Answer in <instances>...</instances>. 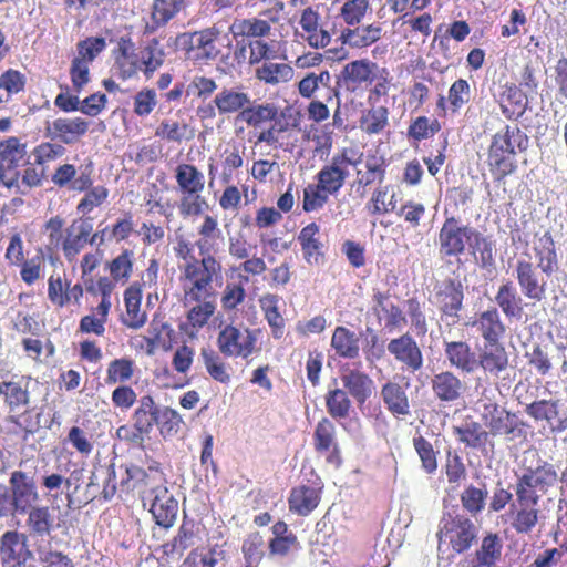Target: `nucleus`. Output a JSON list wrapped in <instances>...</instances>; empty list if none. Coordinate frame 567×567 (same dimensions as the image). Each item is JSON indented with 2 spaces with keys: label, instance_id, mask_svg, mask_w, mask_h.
<instances>
[{
  "label": "nucleus",
  "instance_id": "51",
  "mask_svg": "<svg viewBox=\"0 0 567 567\" xmlns=\"http://www.w3.org/2000/svg\"><path fill=\"white\" fill-rule=\"evenodd\" d=\"M229 30L235 39L239 37L247 38L248 43L250 40H265L264 38L271 32V25L269 21H264L260 18H246L236 19Z\"/></svg>",
  "mask_w": 567,
  "mask_h": 567
},
{
  "label": "nucleus",
  "instance_id": "8",
  "mask_svg": "<svg viewBox=\"0 0 567 567\" xmlns=\"http://www.w3.org/2000/svg\"><path fill=\"white\" fill-rule=\"evenodd\" d=\"M540 495L515 485V499L507 513L509 525L517 535H529L544 518Z\"/></svg>",
  "mask_w": 567,
  "mask_h": 567
},
{
  "label": "nucleus",
  "instance_id": "41",
  "mask_svg": "<svg viewBox=\"0 0 567 567\" xmlns=\"http://www.w3.org/2000/svg\"><path fill=\"white\" fill-rule=\"evenodd\" d=\"M497 102L506 118H517L526 110L527 94L517 84L507 82L501 87Z\"/></svg>",
  "mask_w": 567,
  "mask_h": 567
},
{
  "label": "nucleus",
  "instance_id": "17",
  "mask_svg": "<svg viewBox=\"0 0 567 567\" xmlns=\"http://www.w3.org/2000/svg\"><path fill=\"white\" fill-rule=\"evenodd\" d=\"M529 259H518L515 264V278L522 293L528 300L542 301L546 298L548 282L546 276Z\"/></svg>",
  "mask_w": 567,
  "mask_h": 567
},
{
  "label": "nucleus",
  "instance_id": "64",
  "mask_svg": "<svg viewBox=\"0 0 567 567\" xmlns=\"http://www.w3.org/2000/svg\"><path fill=\"white\" fill-rule=\"evenodd\" d=\"M371 10V0H344L339 8V18L347 27H354L360 24Z\"/></svg>",
  "mask_w": 567,
  "mask_h": 567
},
{
  "label": "nucleus",
  "instance_id": "42",
  "mask_svg": "<svg viewBox=\"0 0 567 567\" xmlns=\"http://www.w3.org/2000/svg\"><path fill=\"white\" fill-rule=\"evenodd\" d=\"M494 300L506 318H522L524 313V301L512 280H506L501 284Z\"/></svg>",
  "mask_w": 567,
  "mask_h": 567
},
{
  "label": "nucleus",
  "instance_id": "39",
  "mask_svg": "<svg viewBox=\"0 0 567 567\" xmlns=\"http://www.w3.org/2000/svg\"><path fill=\"white\" fill-rule=\"evenodd\" d=\"M193 0H153L151 7V22L147 23L146 30L154 32L165 27L178 13L185 11Z\"/></svg>",
  "mask_w": 567,
  "mask_h": 567
},
{
  "label": "nucleus",
  "instance_id": "36",
  "mask_svg": "<svg viewBox=\"0 0 567 567\" xmlns=\"http://www.w3.org/2000/svg\"><path fill=\"white\" fill-rule=\"evenodd\" d=\"M303 259L309 265H319L324 259V244L320 239V226L310 223L301 228L297 236Z\"/></svg>",
  "mask_w": 567,
  "mask_h": 567
},
{
  "label": "nucleus",
  "instance_id": "53",
  "mask_svg": "<svg viewBox=\"0 0 567 567\" xmlns=\"http://www.w3.org/2000/svg\"><path fill=\"white\" fill-rule=\"evenodd\" d=\"M331 347L340 358L355 359L359 357V338L354 331L338 326L331 337Z\"/></svg>",
  "mask_w": 567,
  "mask_h": 567
},
{
  "label": "nucleus",
  "instance_id": "54",
  "mask_svg": "<svg viewBox=\"0 0 567 567\" xmlns=\"http://www.w3.org/2000/svg\"><path fill=\"white\" fill-rule=\"evenodd\" d=\"M220 354L210 348H203L200 350L203 364L208 375L216 382L228 384L231 381V368Z\"/></svg>",
  "mask_w": 567,
  "mask_h": 567
},
{
  "label": "nucleus",
  "instance_id": "11",
  "mask_svg": "<svg viewBox=\"0 0 567 567\" xmlns=\"http://www.w3.org/2000/svg\"><path fill=\"white\" fill-rule=\"evenodd\" d=\"M482 421L488 429V435H504L508 441H513L526 434L527 424L515 413L501 408L495 402L484 404Z\"/></svg>",
  "mask_w": 567,
  "mask_h": 567
},
{
  "label": "nucleus",
  "instance_id": "21",
  "mask_svg": "<svg viewBox=\"0 0 567 567\" xmlns=\"http://www.w3.org/2000/svg\"><path fill=\"white\" fill-rule=\"evenodd\" d=\"M299 25L301 37L312 49H324L331 43L332 35L323 27L319 6H308L300 11Z\"/></svg>",
  "mask_w": 567,
  "mask_h": 567
},
{
  "label": "nucleus",
  "instance_id": "6",
  "mask_svg": "<svg viewBox=\"0 0 567 567\" xmlns=\"http://www.w3.org/2000/svg\"><path fill=\"white\" fill-rule=\"evenodd\" d=\"M175 181L182 194L177 205L179 215L184 218L200 215L206 204L200 196L205 188L204 174L193 164L181 163L175 168Z\"/></svg>",
  "mask_w": 567,
  "mask_h": 567
},
{
  "label": "nucleus",
  "instance_id": "55",
  "mask_svg": "<svg viewBox=\"0 0 567 567\" xmlns=\"http://www.w3.org/2000/svg\"><path fill=\"white\" fill-rule=\"evenodd\" d=\"M279 297L272 293H266L259 299L264 317L268 322L271 334L279 340L285 334V319L278 309Z\"/></svg>",
  "mask_w": 567,
  "mask_h": 567
},
{
  "label": "nucleus",
  "instance_id": "7",
  "mask_svg": "<svg viewBox=\"0 0 567 567\" xmlns=\"http://www.w3.org/2000/svg\"><path fill=\"white\" fill-rule=\"evenodd\" d=\"M216 281H210L209 287L202 295L193 293V291L181 287L183 291L182 302L184 307H188L186 319L179 324L182 333L190 339L198 336L199 331L208 323L216 310Z\"/></svg>",
  "mask_w": 567,
  "mask_h": 567
},
{
  "label": "nucleus",
  "instance_id": "52",
  "mask_svg": "<svg viewBox=\"0 0 567 567\" xmlns=\"http://www.w3.org/2000/svg\"><path fill=\"white\" fill-rule=\"evenodd\" d=\"M199 238L195 245L200 255H212L215 250V245L218 240L223 239V233L218 226V220L215 216L206 214L203 217L202 224L197 228Z\"/></svg>",
  "mask_w": 567,
  "mask_h": 567
},
{
  "label": "nucleus",
  "instance_id": "62",
  "mask_svg": "<svg viewBox=\"0 0 567 567\" xmlns=\"http://www.w3.org/2000/svg\"><path fill=\"white\" fill-rule=\"evenodd\" d=\"M327 412L333 420L347 419L352 408L348 393L339 388L328 390L324 395Z\"/></svg>",
  "mask_w": 567,
  "mask_h": 567
},
{
  "label": "nucleus",
  "instance_id": "14",
  "mask_svg": "<svg viewBox=\"0 0 567 567\" xmlns=\"http://www.w3.org/2000/svg\"><path fill=\"white\" fill-rule=\"evenodd\" d=\"M29 381V377L13 375L0 382V396L10 413L9 421L16 425H21L20 417L28 412L31 402Z\"/></svg>",
  "mask_w": 567,
  "mask_h": 567
},
{
  "label": "nucleus",
  "instance_id": "23",
  "mask_svg": "<svg viewBox=\"0 0 567 567\" xmlns=\"http://www.w3.org/2000/svg\"><path fill=\"white\" fill-rule=\"evenodd\" d=\"M431 390L437 401L453 404L464 400L467 385L453 371L445 370L432 377Z\"/></svg>",
  "mask_w": 567,
  "mask_h": 567
},
{
  "label": "nucleus",
  "instance_id": "34",
  "mask_svg": "<svg viewBox=\"0 0 567 567\" xmlns=\"http://www.w3.org/2000/svg\"><path fill=\"white\" fill-rule=\"evenodd\" d=\"M537 266L543 275L551 277L559 269V256L556 241L550 230L536 238L533 247Z\"/></svg>",
  "mask_w": 567,
  "mask_h": 567
},
{
  "label": "nucleus",
  "instance_id": "15",
  "mask_svg": "<svg viewBox=\"0 0 567 567\" xmlns=\"http://www.w3.org/2000/svg\"><path fill=\"white\" fill-rule=\"evenodd\" d=\"M476 548L461 559L458 567H496L502 560L504 540L497 532H485Z\"/></svg>",
  "mask_w": 567,
  "mask_h": 567
},
{
  "label": "nucleus",
  "instance_id": "24",
  "mask_svg": "<svg viewBox=\"0 0 567 567\" xmlns=\"http://www.w3.org/2000/svg\"><path fill=\"white\" fill-rule=\"evenodd\" d=\"M90 123L83 117H59L45 125V136L58 140L62 145H72L89 132Z\"/></svg>",
  "mask_w": 567,
  "mask_h": 567
},
{
  "label": "nucleus",
  "instance_id": "58",
  "mask_svg": "<svg viewBox=\"0 0 567 567\" xmlns=\"http://www.w3.org/2000/svg\"><path fill=\"white\" fill-rule=\"evenodd\" d=\"M412 444L421 462V468L425 474L433 475L439 467L440 451L422 434H415Z\"/></svg>",
  "mask_w": 567,
  "mask_h": 567
},
{
  "label": "nucleus",
  "instance_id": "35",
  "mask_svg": "<svg viewBox=\"0 0 567 567\" xmlns=\"http://www.w3.org/2000/svg\"><path fill=\"white\" fill-rule=\"evenodd\" d=\"M92 229V225L82 219L73 220L65 229V237L60 249L68 262L76 260L79 254L89 244L87 240Z\"/></svg>",
  "mask_w": 567,
  "mask_h": 567
},
{
  "label": "nucleus",
  "instance_id": "26",
  "mask_svg": "<svg viewBox=\"0 0 567 567\" xmlns=\"http://www.w3.org/2000/svg\"><path fill=\"white\" fill-rule=\"evenodd\" d=\"M388 351L411 372H416L423 367L422 350L409 332L391 339L388 343Z\"/></svg>",
  "mask_w": 567,
  "mask_h": 567
},
{
  "label": "nucleus",
  "instance_id": "43",
  "mask_svg": "<svg viewBox=\"0 0 567 567\" xmlns=\"http://www.w3.org/2000/svg\"><path fill=\"white\" fill-rule=\"evenodd\" d=\"M118 54L115 58V66L118 78L128 80L135 76L142 69L140 53L135 52V44L130 38H121L117 43Z\"/></svg>",
  "mask_w": 567,
  "mask_h": 567
},
{
  "label": "nucleus",
  "instance_id": "56",
  "mask_svg": "<svg viewBox=\"0 0 567 567\" xmlns=\"http://www.w3.org/2000/svg\"><path fill=\"white\" fill-rule=\"evenodd\" d=\"M348 175V169H342L330 162L317 173L316 181L329 195L334 196L343 187Z\"/></svg>",
  "mask_w": 567,
  "mask_h": 567
},
{
  "label": "nucleus",
  "instance_id": "5",
  "mask_svg": "<svg viewBox=\"0 0 567 567\" xmlns=\"http://www.w3.org/2000/svg\"><path fill=\"white\" fill-rule=\"evenodd\" d=\"M478 533V526L465 514L445 512L437 526V548L446 546L454 555L466 554L477 543Z\"/></svg>",
  "mask_w": 567,
  "mask_h": 567
},
{
  "label": "nucleus",
  "instance_id": "9",
  "mask_svg": "<svg viewBox=\"0 0 567 567\" xmlns=\"http://www.w3.org/2000/svg\"><path fill=\"white\" fill-rule=\"evenodd\" d=\"M260 329L239 328L233 323L226 324L217 336L219 353L228 358L248 359L260 351L257 346Z\"/></svg>",
  "mask_w": 567,
  "mask_h": 567
},
{
  "label": "nucleus",
  "instance_id": "4",
  "mask_svg": "<svg viewBox=\"0 0 567 567\" xmlns=\"http://www.w3.org/2000/svg\"><path fill=\"white\" fill-rule=\"evenodd\" d=\"M516 146L520 151H525L528 146V137L516 125H505L493 135L486 164L495 183L504 182L516 171Z\"/></svg>",
  "mask_w": 567,
  "mask_h": 567
},
{
  "label": "nucleus",
  "instance_id": "44",
  "mask_svg": "<svg viewBox=\"0 0 567 567\" xmlns=\"http://www.w3.org/2000/svg\"><path fill=\"white\" fill-rule=\"evenodd\" d=\"M135 265V252L130 248H124L118 255L113 257L105 264V269L109 271V279L112 280V292L115 290L116 285H125L130 281Z\"/></svg>",
  "mask_w": 567,
  "mask_h": 567
},
{
  "label": "nucleus",
  "instance_id": "27",
  "mask_svg": "<svg viewBox=\"0 0 567 567\" xmlns=\"http://www.w3.org/2000/svg\"><path fill=\"white\" fill-rule=\"evenodd\" d=\"M560 400H537L526 405L525 412L536 422H546L553 433L567 430V413H560Z\"/></svg>",
  "mask_w": 567,
  "mask_h": 567
},
{
  "label": "nucleus",
  "instance_id": "20",
  "mask_svg": "<svg viewBox=\"0 0 567 567\" xmlns=\"http://www.w3.org/2000/svg\"><path fill=\"white\" fill-rule=\"evenodd\" d=\"M388 164L383 156L369 154L364 162L363 168H355V178L351 184V188L360 197H365L368 188L378 184L381 186L386 176Z\"/></svg>",
  "mask_w": 567,
  "mask_h": 567
},
{
  "label": "nucleus",
  "instance_id": "37",
  "mask_svg": "<svg viewBox=\"0 0 567 567\" xmlns=\"http://www.w3.org/2000/svg\"><path fill=\"white\" fill-rule=\"evenodd\" d=\"M444 354L450 365L463 373L471 374L477 370V352L466 341H445Z\"/></svg>",
  "mask_w": 567,
  "mask_h": 567
},
{
  "label": "nucleus",
  "instance_id": "13",
  "mask_svg": "<svg viewBox=\"0 0 567 567\" xmlns=\"http://www.w3.org/2000/svg\"><path fill=\"white\" fill-rule=\"evenodd\" d=\"M472 226L463 225L454 216L446 217L437 236L439 254L441 259L450 261L460 258L470 244Z\"/></svg>",
  "mask_w": 567,
  "mask_h": 567
},
{
  "label": "nucleus",
  "instance_id": "16",
  "mask_svg": "<svg viewBox=\"0 0 567 567\" xmlns=\"http://www.w3.org/2000/svg\"><path fill=\"white\" fill-rule=\"evenodd\" d=\"M315 452L324 457L328 465L334 468L341 467L343 463L341 446L337 436L336 424L329 417H322L315 426L312 434Z\"/></svg>",
  "mask_w": 567,
  "mask_h": 567
},
{
  "label": "nucleus",
  "instance_id": "12",
  "mask_svg": "<svg viewBox=\"0 0 567 567\" xmlns=\"http://www.w3.org/2000/svg\"><path fill=\"white\" fill-rule=\"evenodd\" d=\"M464 286L457 278H445L434 286L431 302L437 308L441 319L458 322L464 308Z\"/></svg>",
  "mask_w": 567,
  "mask_h": 567
},
{
  "label": "nucleus",
  "instance_id": "63",
  "mask_svg": "<svg viewBox=\"0 0 567 567\" xmlns=\"http://www.w3.org/2000/svg\"><path fill=\"white\" fill-rule=\"evenodd\" d=\"M370 106L367 113L360 118V127L368 135H377L383 132L389 125L390 112L386 106H375V104Z\"/></svg>",
  "mask_w": 567,
  "mask_h": 567
},
{
  "label": "nucleus",
  "instance_id": "2",
  "mask_svg": "<svg viewBox=\"0 0 567 567\" xmlns=\"http://www.w3.org/2000/svg\"><path fill=\"white\" fill-rule=\"evenodd\" d=\"M248 50V64L255 66V78L270 86L286 84L295 76L293 68L284 62H275L277 59H286V50L276 40H250L235 51V56H246Z\"/></svg>",
  "mask_w": 567,
  "mask_h": 567
},
{
  "label": "nucleus",
  "instance_id": "50",
  "mask_svg": "<svg viewBox=\"0 0 567 567\" xmlns=\"http://www.w3.org/2000/svg\"><path fill=\"white\" fill-rule=\"evenodd\" d=\"M341 381L344 389H347L359 403H364L372 393V379L365 372L358 369H351L342 373Z\"/></svg>",
  "mask_w": 567,
  "mask_h": 567
},
{
  "label": "nucleus",
  "instance_id": "40",
  "mask_svg": "<svg viewBox=\"0 0 567 567\" xmlns=\"http://www.w3.org/2000/svg\"><path fill=\"white\" fill-rule=\"evenodd\" d=\"M142 285L138 281L131 284L123 293L125 315L122 317L124 326L131 329H138L146 322L147 316L141 310Z\"/></svg>",
  "mask_w": 567,
  "mask_h": 567
},
{
  "label": "nucleus",
  "instance_id": "38",
  "mask_svg": "<svg viewBox=\"0 0 567 567\" xmlns=\"http://www.w3.org/2000/svg\"><path fill=\"white\" fill-rule=\"evenodd\" d=\"M101 301L93 308L92 313L81 318L79 323V332L84 334L104 336L106 331V322L112 308V293H99Z\"/></svg>",
  "mask_w": 567,
  "mask_h": 567
},
{
  "label": "nucleus",
  "instance_id": "25",
  "mask_svg": "<svg viewBox=\"0 0 567 567\" xmlns=\"http://www.w3.org/2000/svg\"><path fill=\"white\" fill-rule=\"evenodd\" d=\"M51 182L59 188L83 193L93 185V164L90 162L79 175L75 165L70 163L59 165L51 175Z\"/></svg>",
  "mask_w": 567,
  "mask_h": 567
},
{
  "label": "nucleus",
  "instance_id": "30",
  "mask_svg": "<svg viewBox=\"0 0 567 567\" xmlns=\"http://www.w3.org/2000/svg\"><path fill=\"white\" fill-rule=\"evenodd\" d=\"M299 130L296 125L282 120H275L271 126L264 130L257 137V143H266L285 152H292L298 143Z\"/></svg>",
  "mask_w": 567,
  "mask_h": 567
},
{
  "label": "nucleus",
  "instance_id": "45",
  "mask_svg": "<svg viewBox=\"0 0 567 567\" xmlns=\"http://www.w3.org/2000/svg\"><path fill=\"white\" fill-rule=\"evenodd\" d=\"M381 398L388 411L394 416L410 414V401L405 388L398 382L388 381L381 388Z\"/></svg>",
  "mask_w": 567,
  "mask_h": 567
},
{
  "label": "nucleus",
  "instance_id": "57",
  "mask_svg": "<svg viewBox=\"0 0 567 567\" xmlns=\"http://www.w3.org/2000/svg\"><path fill=\"white\" fill-rule=\"evenodd\" d=\"M468 247L482 267L492 266L495 259V241L476 228H472Z\"/></svg>",
  "mask_w": 567,
  "mask_h": 567
},
{
  "label": "nucleus",
  "instance_id": "47",
  "mask_svg": "<svg viewBox=\"0 0 567 567\" xmlns=\"http://www.w3.org/2000/svg\"><path fill=\"white\" fill-rule=\"evenodd\" d=\"M214 102L219 115H230L243 112L250 104V97L240 89L223 87L215 96Z\"/></svg>",
  "mask_w": 567,
  "mask_h": 567
},
{
  "label": "nucleus",
  "instance_id": "32",
  "mask_svg": "<svg viewBox=\"0 0 567 567\" xmlns=\"http://www.w3.org/2000/svg\"><path fill=\"white\" fill-rule=\"evenodd\" d=\"M99 254L86 252L80 262L81 281L84 282L85 291L97 297L99 293H112V280L107 276H95L93 272L100 266Z\"/></svg>",
  "mask_w": 567,
  "mask_h": 567
},
{
  "label": "nucleus",
  "instance_id": "48",
  "mask_svg": "<svg viewBox=\"0 0 567 567\" xmlns=\"http://www.w3.org/2000/svg\"><path fill=\"white\" fill-rule=\"evenodd\" d=\"M158 405L151 395H144L132 415L133 424L140 433L150 439L157 422Z\"/></svg>",
  "mask_w": 567,
  "mask_h": 567
},
{
  "label": "nucleus",
  "instance_id": "46",
  "mask_svg": "<svg viewBox=\"0 0 567 567\" xmlns=\"http://www.w3.org/2000/svg\"><path fill=\"white\" fill-rule=\"evenodd\" d=\"M178 511V502L164 488L159 491L151 506V513L157 525L169 528L174 525Z\"/></svg>",
  "mask_w": 567,
  "mask_h": 567
},
{
  "label": "nucleus",
  "instance_id": "28",
  "mask_svg": "<svg viewBox=\"0 0 567 567\" xmlns=\"http://www.w3.org/2000/svg\"><path fill=\"white\" fill-rule=\"evenodd\" d=\"M468 324L482 337L484 343H499L507 332V327L496 307H489L476 313Z\"/></svg>",
  "mask_w": 567,
  "mask_h": 567
},
{
  "label": "nucleus",
  "instance_id": "18",
  "mask_svg": "<svg viewBox=\"0 0 567 567\" xmlns=\"http://www.w3.org/2000/svg\"><path fill=\"white\" fill-rule=\"evenodd\" d=\"M322 492L323 482L318 475L307 484L292 487L288 497L289 511L298 516H308L320 504Z\"/></svg>",
  "mask_w": 567,
  "mask_h": 567
},
{
  "label": "nucleus",
  "instance_id": "31",
  "mask_svg": "<svg viewBox=\"0 0 567 567\" xmlns=\"http://www.w3.org/2000/svg\"><path fill=\"white\" fill-rule=\"evenodd\" d=\"M12 505L20 514H24L39 498L32 477L22 471H13L10 476Z\"/></svg>",
  "mask_w": 567,
  "mask_h": 567
},
{
  "label": "nucleus",
  "instance_id": "22",
  "mask_svg": "<svg viewBox=\"0 0 567 567\" xmlns=\"http://www.w3.org/2000/svg\"><path fill=\"white\" fill-rule=\"evenodd\" d=\"M477 369H481L486 378L498 379L511 368L509 352L499 343H484L477 351Z\"/></svg>",
  "mask_w": 567,
  "mask_h": 567
},
{
  "label": "nucleus",
  "instance_id": "49",
  "mask_svg": "<svg viewBox=\"0 0 567 567\" xmlns=\"http://www.w3.org/2000/svg\"><path fill=\"white\" fill-rule=\"evenodd\" d=\"M155 137L167 143L182 144L194 137L193 127L184 122L172 118H164L158 123L154 132Z\"/></svg>",
  "mask_w": 567,
  "mask_h": 567
},
{
  "label": "nucleus",
  "instance_id": "10",
  "mask_svg": "<svg viewBox=\"0 0 567 567\" xmlns=\"http://www.w3.org/2000/svg\"><path fill=\"white\" fill-rule=\"evenodd\" d=\"M220 31L216 27L195 32H185L176 38V44L185 51L188 60L203 64L215 60L220 54L217 47Z\"/></svg>",
  "mask_w": 567,
  "mask_h": 567
},
{
  "label": "nucleus",
  "instance_id": "19",
  "mask_svg": "<svg viewBox=\"0 0 567 567\" xmlns=\"http://www.w3.org/2000/svg\"><path fill=\"white\" fill-rule=\"evenodd\" d=\"M558 482V472L553 463L539 461L536 467H528L518 476L516 486L532 493L545 495Z\"/></svg>",
  "mask_w": 567,
  "mask_h": 567
},
{
  "label": "nucleus",
  "instance_id": "60",
  "mask_svg": "<svg viewBox=\"0 0 567 567\" xmlns=\"http://www.w3.org/2000/svg\"><path fill=\"white\" fill-rule=\"evenodd\" d=\"M27 526L31 534L43 537L54 528V518L49 506H35L28 509Z\"/></svg>",
  "mask_w": 567,
  "mask_h": 567
},
{
  "label": "nucleus",
  "instance_id": "59",
  "mask_svg": "<svg viewBox=\"0 0 567 567\" xmlns=\"http://www.w3.org/2000/svg\"><path fill=\"white\" fill-rule=\"evenodd\" d=\"M453 434L466 447L484 449L488 440V432L478 422L472 421L461 426H453Z\"/></svg>",
  "mask_w": 567,
  "mask_h": 567
},
{
  "label": "nucleus",
  "instance_id": "1",
  "mask_svg": "<svg viewBox=\"0 0 567 567\" xmlns=\"http://www.w3.org/2000/svg\"><path fill=\"white\" fill-rule=\"evenodd\" d=\"M392 80L388 68L379 66L368 58L352 60L346 63L336 76L334 86L326 101L330 102L333 97L339 100L340 95L354 100L368 92V104L374 105L389 96L393 86Z\"/></svg>",
  "mask_w": 567,
  "mask_h": 567
},
{
  "label": "nucleus",
  "instance_id": "29",
  "mask_svg": "<svg viewBox=\"0 0 567 567\" xmlns=\"http://www.w3.org/2000/svg\"><path fill=\"white\" fill-rule=\"evenodd\" d=\"M27 536L17 530H8L0 538V556L3 564L12 567L24 565L32 556Z\"/></svg>",
  "mask_w": 567,
  "mask_h": 567
},
{
  "label": "nucleus",
  "instance_id": "61",
  "mask_svg": "<svg viewBox=\"0 0 567 567\" xmlns=\"http://www.w3.org/2000/svg\"><path fill=\"white\" fill-rule=\"evenodd\" d=\"M332 76L328 70H321L319 73H307L297 84L298 93L303 99L315 97L316 92L320 86L328 89V94L331 93Z\"/></svg>",
  "mask_w": 567,
  "mask_h": 567
},
{
  "label": "nucleus",
  "instance_id": "33",
  "mask_svg": "<svg viewBox=\"0 0 567 567\" xmlns=\"http://www.w3.org/2000/svg\"><path fill=\"white\" fill-rule=\"evenodd\" d=\"M383 37V28L380 22H373L369 24L346 27L342 29L339 40L342 44L348 45L351 49H367Z\"/></svg>",
  "mask_w": 567,
  "mask_h": 567
},
{
  "label": "nucleus",
  "instance_id": "3",
  "mask_svg": "<svg viewBox=\"0 0 567 567\" xmlns=\"http://www.w3.org/2000/svg\"><path fill=\"white\" fill-rule=\"evenodd\" d=\"M195 244L184 236H178L173 247L174 255L183 264L179 265L181 287L202 295L209 287L210 281H220L223 266L213 255L195 256Z\"/></svg>",
  "mask_w": 567,
  "mask_h": 567
}]
</instances>
